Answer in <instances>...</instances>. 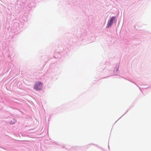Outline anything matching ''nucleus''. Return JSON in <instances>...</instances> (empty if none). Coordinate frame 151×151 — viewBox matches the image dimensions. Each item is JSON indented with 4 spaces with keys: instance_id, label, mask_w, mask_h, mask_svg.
I'll use <instances>...</instances> for the list:
<instances>
[{
    "instance_id": "obj_1",
    "label": "nucleus",
    "mask_w": 151,
    "mask_h": 151,
    "mask_svg": "<svg viewBox=\"0 0 151 151\" xmlns=\"http://www.w3.org/2000/svg\"><path fill=\"white\" fill-rule=\"evenodd\" d=\"M43 83L40 81H37L35 83L33 89L36 91H40L42 88Z\"/></svg>"
},
{
    "instance_id": "obj_2",
    "label": "nucleus",
    "mask_w": 151,
    "mask_h": 151,
    "mask_svg": "<svg viewBox=\"0 0 151 151\" xmlns=\"http://www.w3.org/2000/svg\"><path fill=\"white\" fill-rule=\"evenodd\" d=\"M81 149V147H80L76 146L72 147L70 148V151H80Z\"/></svg>"
},
{
    "instance_id": "obj_3",
    "label": "nucleus",
    "mask_w": 151,
    "mask_h": 151,
    "mask_svg": "<svg viewBox=\"0 0 151 151\" xmlns=\"http://www.w3.org/2000/svg\"><path fill=\"white\" fill-rule=\"evenodd\" d=\"M115 18V17H111L110 20L108 21L107 24V27H109L113 23V20Z\"/></svg>"
},
{
    "instance_id": "obj_4",
    "label": "nucleus",
    "mask_w": 151,
    "mask_h": 151,
    "mask_svg": "<svg viewBox=\"0 0 151 151\" xmlns=\"http://www.w3.org/2000/svg\"><path fill=\"white\" fill-rule=\"evenodd\" d=\"M119 67H115L114 69V71H113V74L114 75H117L119 73Z\"/></svg>"
},
{
    "instance_id": "obj_5",
    "label": "nucleus",
    "mask_w": 151,
    "mask_h": 151,
    "mask_svg": "<svg viewBox=\"0 0 151 151\" xmlns=\"http://www.w3.org/2000/svg\"><path fill=\"white\" fill-rule=\"evenodd\" d=\"M122 78H124V79H125L127 80V79L125 78H124V77H122ZM127 80H128V81H130V82H132V83H134V84H135V85H136V86H137L139 88V89H140V90H141V89L140 88V87H139V86H138V85H137L136 83L134 82H133V81H131V80H130V79H127Z\"/></svg>"
},
{
    "instance_id": "obj_6",
    "label": "nucleus",
    "mask_w": 151,
    "mask_h": 151,
    "mask_svg": "<svg viewBox=\"0 0 151 151\" xmlns=\"http://www.w3.org/2000/svg\"><path fill=\"white\" fill-rule=\"evenodd\" d=\"M16 121L14 119H13L12 120L10 121L9 124H14L16 123Z\"/></svg>"
},
{
    "instance_id": "obj_7",
    "label": "nucleus",
    "mask_w": 151,
    "mask_h": 151,
    "mask_svg": "<svg viewBox=\"0 0 151 151\" xmlns=\"http://www.w3.org/2000/svg\"><path fill=\"white\" fill-rule=\"evenodd\" d=\"M60 146H62V147L63 148H65L66 149L68 150L69 149V148L68 147V146H65L64 145H60Z\"/></svg>"
},
{
    "instance_id": "obj_8",
    "label": "nucleus",
    "mask_w": 151,
    "mask_h": 151,
    "mask_svg": "<svg viewBox=\"0 0 151 151\" xmlns=\"http://www.w3.org/2000/svg\"><path fill=\"white\" fill-rule=\"evenodd\" d=\"M129 110V109H128V110H127V111H126V112H125V114H123V115H122V116L121 117H120V118L119 119H118V120H119V119L121 118V117H122V116H124V115L125 114H126V113H127V112Z\"/></svg>"
},
{
    "instance_id": "obj_9",
    "label": "nucleus",
    "mask_w": 151,
    "mask_h": 151,
    "mask_svg": "<svg viewBox=\"0 0 151 151\" xmlns=\"http://www.w3.org/2000/svg\"><path fill=\"white\" fill-rule=\"evenodd\" d=\"M99 147L100 148L101 150H104V149H103L102 147Z\"/></svg>"
},
{
    "instance_id": "obj_10",
    "label": "nucleus",
    "mask_w": 151,
    "mask_h": 151,
    "mask_svg": "<svg viewBox=\"0 0 151 151\" xmlns=\"http://www.w3.org/2000/svg\"><path fill=\"white\" fill-rule=\"evenodd\" d=\"M95 145L96 146V147H98V145Z\"/></svg>"
},
{
    "instance_id": "obj_11",
    "label": "nucleus",
    "mask_w": 151,
    "mask_h": 151,
    "mask_svg": "<svg viewBox=\"0 0 151 151\" xmlns=\"http://www.w3.org/2000/svg\"><path fill=\"white\" fill-rule=\"evenodd\" d=\"M108 147H109V145H108Z\"/></svg>"
},
{
    "instance_id": "obj_12",
    "label": "nucleus",
    "mask_w": 151,
    "mask_h": 151,
    "mask_svg": "<svg viewBox=\"0 0 151 151\" xmlns=\"http://www.w3.org/2000/svg\"><path fill=\"white\" fill-rule=\"evenodd\" d=\"M112 75H110V76H112Z\"/></svg>"
},
{
    "instance_id": "obj_13",
    "label": "nucleus",
    "mask_w": 151,
    "mask_h": 151,
    "mask_svg": "<svg viewBox=\"0 0 151 151\" xmlns=\"http://www.w3.org/2000/svg\"><path fill=\"white\" fill-rule=\"evenodd\" d=\"M106 78H107V77H106ZM106 78V77H104V78Z\"/></svg>"
}]
</instances>
